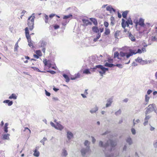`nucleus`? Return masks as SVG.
I'll list each match as a JSON object with an SVG mask.
<instances>
[{
	"instance_id": "f257e3e1",
	"label": "nucleus",
	"mask_w": 157,
	"mask_h": 157,
	"mask_svg": "<svg viewBox=\"0 0 157 157\" xmlns=\"http://www.w3.org/2000/svg\"><path fill=\"white\" fill-rule=\"evenodd\" d=\"M33 14L27 20V25L29 27H27L25 29V33L27 39L29 40L30 38L29 35V28L30 31L32 30L34 27V20L35 16Z\"/></svg>"
},
{
	"instance_id": "f03ea898",
	"label": "nucleus",
	"mask_w": 157,
	"mask_h": 157,
	"mask_svg": "<svg viewBox=\"0 0 157 157\" xmlns=\"http://www.w3.org/2000/svg\"><path fill=\"white\" fill-rule=\"evenodd\" d=\"M128 53L122 51L120 52L119 53L117 51L115 52L114 54V58H117L118 59L121 60L122 57H124L125 56H126Z\"/></svg>"
},
{
	"instance_id": "7ed1b4c3",
	"label": "nucleus",
	"mask_w": 157,
	"mask_h": 157,
	"mask_svg": "<svg viewBox=\"0 0 157 157\" xmlns=\"http://www.w3.org/2000/svg\"><path fill=\"white\" fill-rule=\"evenodd\" d=\"M134 23L135 24L136 28L137 29V26L138 25H140V27H142L144 25V20L142 18H140L139 20L135 19L133 21Z\"/></svg>"
},
{
	"instance_id": "20e7f679",
	"label": "nucleus",
	"mask_w": 157,
	"mask_h": 157,
	"mask_svg": "<svg viewBox=\"0 0 157 157\" xmlns=\"http://www.w3.org/2000/svg\"><path fill=\"white\" fill-rule=\"evenodd\" d=\"M142 53V50L139 49L137 51L135 50L130 49L129 53L126 55V58H128L134 54H135L137 53Z\"/></svg>"
},
{
	"instance_id": "39448f33",
	"label": "nucleus",
	"mask_w": 157,
	"mask_h": 157,
	"mask_svg": "<svg viewBox=\"0 0 157 157\" xmlns=\"http://www.w3.org/2000/svg\"><path fill=\"white\" fill-rule=\"evenodd\" d=\"M155 105L152 104L149 105L147 108V110L145 112V114L147 115L148 114L152 112L155 109Z\"/></svg>"
},
{
	"instance_id": "423d86ee",
	"label": "nucleus",
	"mask_w": 157,
	"mask_h": 157,
	"mask_svg": "<svg viewBox=\"0 0 157 157\" xmlns=\"http://www.w3.org/2000/svg\"><path fill=\"white\" fill-rule=\"evenodd\" d=\"M143 32L147 31V33H148L150 31L151 25L150 23H146L144 24V26H143Z\"/></svg>"
},
{
	"instance_id": "0eeeda50",
	"label": "nucleus",
	"mask_w": 157,
	"mask_h": 157,
	"mask_svg": "<svg viewBox=\"0 0 157 157\" xmlns=\"http://www.w3.org/2000/svg\"><path fill=\"white\" fill-rule=\"evenodd\" d=\"M50 124L52 127H54L57 129L61 130L63 128V127L58 123H57V124L56 125L52 122H50Z\"/></svg>"
},
{
	"instance_id": "6e6552de",
	"label": "nucleus",
	"mask_w": 157,
	"mask_h": 157,
	"mask_svg": "<svg viewBox=\"0 0 157 157\" xmlns=\"http://www.w3.org/2000/svg\"><path fill=\"white\" fill-rule=\"evenodd\" d=\"M109 144L111 147H113L117 145L116 142L114 141L109 140L107 141V143L103 146L105 147L109 145Z\"/></svg>"
},
{
	"instance_id": "1a4fd4ad",
	"label": "nucleus",
	"mask_w": 157,
	"mask_h": 157,
	"mask_svg": "<svg viewBox=\"0 0 157 157\" xmlns=\"http://www.w3.org/2000/svg\"><path fill=\"white\" fill-rule=\"evenodd\" d=\"M96 67L99 68L101 69V71H99L100 74L102 75L103 74H104L106 71L108 70V69L104 67L102 65H98L96 66Z\"/></svg>"
},
{
	"instance_id": "9d476101",
	"label": "nucleus",
	"mask_w": 157,
	"mask_h": 157,
	"mask_svg": "<svg viewBox=\"0 0 157 157\" xmlns=\"http://www.w3.org/2000/svg\"><path fill=\"white\" fill-rule=\"evenodd\" d=\"M36 54H34L33 57L36 59H38L40 57H41L42 56V54L40 50H37L35 52Z\"/></svg>"
},
{
	"instance_id": "9b49d317",
	"label": "nucleus",
	"mask_w": 157,
	"mask_h": 157,
	"mask_svg": "<svg viewBox=\"0 0 157 157\" xmlns=\"http://www.w3.org/2000/svg\"><path fill=\"white\" fill-rule=\"evenodd\" d=\"M43 62L44 63L45 66H47L48 67L50 68L51 67V63L50 60H47L46 59H45L44 61Z\"/></svg>"
},
{
	"instance_id": "f8f14e48",
	"label": "nucleus",
	"mask_w": 157,
	"mask_h": 157,
	"mask_svg": "<svg viewBox=\"0 0 157 157\" xmlns=\"http://www.w3.org/2000/svg\"><path fill=\"white\" fill-rule=\"evenodd\" d=\"M83 25L84 26H87L88 25H91L92 23L90 22L89 20L86 19H83L82 20Z\"/></svg>"
},
{
	"instance_id": "ddd939ff",
	"label": "nucleus",
	"mask_w": 157,
	"mask_h": 157,
	"mask_svg": "<svg viewBox=\"0 0 157 157\" xmlns=\"http://www.w3.org/2000/svg\"><path fill=\"white\" fill-rule=\"evenodd\" d=\"M92 31L96 33H99V29L96 26H94L92 28Z\"/></svg>"
},
{
	"instance_id": "4468645a",
	"label": "nucleus",
	"mask_w": 157,
	"mask_h": 157,
	"mask_svg": "<svg viewBox=\"0 0 157 157\" xmlns=\"http://www.w3.org/2000/svg\"><path fill=\"white\" fill-rule=\"evenodd\" d=\"M106 9L107 10L109 11L111 13L113 12H115L116 11L111 6H107L106 7Z\"/></svg>"
},
{
	"instance_id": "2eb2a0df",
	"label": "nucleus",
	"mask_w": 157,
	"mask_h": 157,
	"mask_svg": "<svg viewBox=\"0 0 157 157\" xmlns=\"http://www.w3.org/2000/svg\"><path fill=\"white\" fill-rule=\"evenodd\" d=\"M67 137L69 140L71 139L73 137V133L70 132H67Z\"/></svg>"
},
{
	"instance_id": "dca6fc26",
	"label": "nucleus",
	"mask_w": 157,
	"mask_h": 157,
	"mask_svg": "<svg viewBox=\"0 0 157 157\" xmlns=\"http://www.w3.org/2000/svg\"><path fill=\"white\" fill-rule=\"evenodd\" d=\"M126 23L127 26H129V25H132L133 24L131 18L130 17L128 18L127 20L126 21Z\"/></svg>"
},
{
	"instance_id": "f3484780",
	"label": "nucleus",
	"mask_w": 157,
	"mask_h": 157,
	"mask_svg": "<svg viewBox=\"0 0 157 157\" xmlns=\"http://www.w3.org/2000/svg\"><path fill=\"white\" fill-rule=\"evenodd\" d=\"M90 19L91 21L94 24L95 26H97L98 24V21L95 18H91Z\"/></svg>"
},
{
	"instance_id": "a211bd4d",
	"label": "nucleus",
	"mask_w": 157,
	"mask_h": 157,
	"mask_svg": "<svg viewBox=\"0 0 157 157\" xmlns=\"http://www.w3.org/2000/svg\"><path fill=\"white\" fill-rule=\"evenodd\" d=\"M112 99L109 98L107 101V103L106 105V107H108L110 106L112 102Z\"/></svg>"
},
{
	"instance_id": "6ab92c4d",
	"label": "nucleus",
	"mask_w": 157,
	"mask_h": 157,
	"mask_svg": "<svg viewBox=\"0 0 157 157\" xmlns=\"http://www.w3.org/2000/svg\"><path fill=\"white\" fill-rule=\"evenodd\" d=\"M129 39L132 41H135L136 40L135 38V37L131 34V33L129 34L128 36Z\"/></svg>"
},
{
	"instance_id": "aec40b11",
	"label": "nucleus",
	"mask_w": 157,
	"mask_h": 157,
	"mask_svg": "<svg viewBox=\"0 0 157 157\" xmlns=\"http://www.w3.org/2000/svg\"><path fill=\"white\" fill-rule=\"evenodd\" d=\"M121 25L122 27L124 29H125L127 24H126V22H125V20L124 19H122Z\"/></svg>"
},
{
	"instance_id": "412c9836",
	"label": "nucleus",
	"mask_w": 157,
	"mask_h": 157,
	"mask_svg": "<svg viewBox=\"0 0 157 157\" xmlns=\"http://www.w3.org/2000/svg\"><path fill=\"white\" fill-rule=\"evenodd\" d=\"M151 62V60H142V62L141 63V64H146L148 63H150Z\"/></svg>"
},
{
	"instance_id": "4be33fe9",
	"label": "nucleus",
	"mask_w": 157,
	"mask_h": 157,
	"mask_svg": "<svg viewBox=\"0 0 157 157\" xmlns=\"http://www.w3.org/2000/svg\"><path fill=\"white\" fill-rule=\"evenodd\" d=\"M88 151V150L86 149H82L81 151L82 155L84 156Z\"/></svg>"
},
{
	"instance_id": "5701e85b",
	"label": "nucleus",
	"mask_w": 157,
	"mask_h": 157,
	"mask_svg": "<svg viewBox=\"0 0 157 157\" xmlns=\"http://www.w3.org/2000/svg\"><path fill=\"white\" fill-rule=\"evenodd\" d=\"M3 102L4 103H8L9 106H10L13 104V101H10L9 100H6L4 101Z\"/></svg>"
},
{
	"instance_id": "b1692460",
	"label": "nucleus",
	"mask_w": 157,
	"mask_h": 157,
	"mask_svg": "<svg viewBox=\"0 0 157 157\" xmlns=\"http://www.w3.org/2000/svg\"><path fill=\"white\" fill-rule=\"evenodd\" d=\"M80 74H79V73H78L75 74V77H71V79L72 80H75L78 78H79L80 77Z\"/></svg>"
},
{
	"instance_id": "393cba45",
	"label": "nucleus",
	"mask_w": 157,
	"mask_h": 157,
	"mask_svg": "<svg viewBox=\"0 0 157 157\" xmlns=\"http://www.w3.org/2000/svg\"><path fill=\"white\" fill-rule=\"evenodd\" d=\"M40 153L37 151L36 149H35L34 151L33 155L36 157H38Z\"/></svg>"
},
{
	"instance_id": "a878e982",
	"label": "nucleus",
	"mask_w": 157,
	"mask_h": 157,
	"mask_svg": "<svg viewBox=\"0 0 157 157\" xmlns=\"http://www.w3.org/2000/svg\"><path fill=\"white\" fill-rule=\"evenodd\" d=\"M63 76L65 78L66 82H68L69 81L70 79L67 75L64 74L63 75Z\"/></svg>"
},
{
	"instance_id": "bb28decb",
	"label": "nucleus",
	"mask_w": 157,
	"mask_h": 157,
	"mask_svg": "<svg viewBox=\"0 0 157 157\" xmlns=\"http://www.w3.org/2000/svg\"><path fill=\"white\" fill-rule=\"evenodd\" d=\"M17 96L14 94H12L9 97V98L10 99H17Z\"/></svg>"
},
{
	"instance_id": "cd10ccee",
	"label": "nucleus",
	"mask_w": 157,
	"mask_h": 157,
	"mask_svg": "<svg viewBox=\"0 0 157 157\" xmlns=\"http://www.w3.org/2000/svg\"><path fill=\"white\" fill-rule=\"evenodd\" d=\"M24 132H26V134H30L31 133V131L28 128H25L23 130Z\"/></svg>"
},
{
	"instance_id": "c85d7f7f",
	"label": "nucleus",
	"mask_w": 157,
	"mask_h": 157,
	"mask_svg": "<svg viewBox=\"0 0 157 157\" xmlns=\"http://www.w3.org/2000/svg\"><path fill=\"white\" fill-rule=\"evenodd\" d=\"M10 135L8 134H4L3 135V139L4 140H9Z\"/></svg>"
},
{
	"instance_id": "c756f323",
	"label": "nucleus",
	"mask_w": 157,
	"mask_h": 157,
	"mask_svg": "<svg viewBox=\"0 0 157 157\" xmlns=\"http://www.w3.org/2000/svg\"><path fill=\"white\" fill-rule=\"evenodd\" d=\"M110 33V30L109 29L106 28L105 29V31L104 33L105 35H108Z\"/></svg>"
},
{
	"instance_id": "7c9ffc66",
	"label": "nucleus",
	"mask_w": 157,
	"mask_h": 157,
	"mask_svg": "<svg viewBox=\"0 0 157 157\" xmlns=\"http://www.w3.org/2000/svg\"><path fill=\"white\" fill-rule=\"evenodd\" d=\"M67 155V151L65 149H63L62 153V155L63 156H66Z\"/></svg>"
},
{
	"instance_id": "2f4dec72",
	"label": "nucleus",
	"mask_w": 157,
	"mask_h": 157,
	"mask_svg": "<svg viewBox=\"0 0 157 157\" xmlns=\"http://www.w3.org/2000/svg\"><path fill=\"white\" fill-rule=\"evenodd\" d=\"M128 13V11H125L123 12L122 13V17L124 18H126Z\"/></svg>"
},
{
	"instance_id": "473e14b6",
	"label": "nucleus",
	"mask_w": 157,
	"mask_h": 157,
	"mask_svg": "<svg viewBox=\"0 0 157 157\" xmlns=\"http://www.w3.org/2000/svg\"><path fill=\"white\" fill-rule=\"evenodd\" d=\"M101 35V33H98V35L94 39V42L97 41L98 40V39H99Z\"/></svg>"
},
{
	"instance_id": "72a5a7b5",
	"label": "nucleus",
	"mask_w": 157,
	"mask_h": 157,
	"mask_svg": "<svg viewBox=\"0 0 157 157\" xmlns=\"http://www.w3.org/2000/svg\"><path fill=\"white\" fill-rule=\"evenodd\" d=\"M114 64L111 63H108L106 62L105 64V67H112L113 66Z\"/></svg>"
},
{
	"instance_id": "f704fd0d",
	"label": "nucleus",
	"mask_w": 157,
	"mask_h": 157,
	"mask_svg": "<svg viewBox=\"0 0 157 157\" xmlns=\"http://www.w3.org/2000/svg\"><path fill=\"white\" fill-rule=\"evenodd\" d=\"M8 125V124L7 123H6L5 124L4 127V131L6 133L7 132H8L7 127Z\"/></svg>"
},
{
	"instance_id": "c9c22d12",
	"label": "nucleus",
	"mask_w": 157,
	"mask_h": 157,
	"mask_svg": "<svg viewBox=\"0 0 157 157\" xmlns=\"http://www.w3.org/2000/svg\"><path fill=\"white\" fill-rule=\"evenodd\" d=\"M44 21L46 23H48L49 21V17L47 15L45 14L44 15Z\"/></svg>"
},
{
	"instance_id": "e433bc0d",
	"label": "nucleus",
	"mask_w": 157,
	"mask_h": 157,
	"mask_svg": "<svg viewBox=\"0 0 157 157\" xmlns=\"http://www.w3.org/2000/svg\"><path fill=\"white\" fill-rule=\"evenodd\" d=\"M72 17V15L69 14L68 15H65L63 17V18L64 19H67Z\"/></svg>"
},
{
	"instance_id": "4c0bfd02",
	"label": "nucleus",
	"mask_w": 157,
	"mask_h": 157,
	"mask_svg": "<svg viewBox=\"0 0 157 157\" xmlns=\"http://www.w3.org/2000/svg\"><path fill=\"white\" fill-rule=\"evenodd\" d=\"M126 142L130 145L132 143V139L130 138H128L126 140Z\"/></svg>"
},
{
	"instance_id": "58836bf2",
	"label": "nucleus",
	"mask_w": 157,
	"mask_h": 157,
	"mask_svg": "<svg viewBox=\"0 0 157 157\" xmlns=\"http://www.w3.org/2000/svg\"><path fill=\"white\" fill-rule=\"evenodd\" d=\"M83 73L86 74H90L91 73L89 70L88 69H86L84 70L83 71Z\"/></svg>"
},
{
	"instance_id": "ea45409f",
	"label": "nucleus",
	"mask_w": 157,
	"mask_h": 157,
	"mask_svg": "<svg viewBox=\"0 0 157 157\" xmlns=\"http://www.w3.org/2000/svg\"><path fill=\"white\" fill-rule=\"evenodd\" d=\"M98 110V109L97 107H95L94 109H92L90 111V112L91 113H95L96 111H97Z\"/></svg>"
},
{
	"instance_id": "a19ab883",
	"label": "nucleus",
	"mask_w": 157,
	"mask_h": 157,
	"mask_svg": "<svg viewBox=\"0 0 157 157\" xmlns=\"http://www.w3.org/2000/svg\"><path fill=\"white\" fill-rule=\"evenodd\" d=\"M52 26H53L55 29H56L59 28V26L57 25H51L50 26V27Z\"/></svg>"
},
{
	"instance_id": "79ce46f5",
	"label": "nucleus",
	"mask_w": 157,
	"mask_h": 157,
	"mask_svg": "<svg viewBox=\"0 0 157 157\" xmlns=\"http://www.w3.org/2000/svg\"><path fill=\"white\" fill-rule=\"evenodd\" d=\"M142 60V59L141 58L138 57L136 59V61L137 62L140 63L141 64Z\"/></svg>"
},
{
	"instance_id": "37998d69",
	"label": "nucleus",
	"mask_w": 157,
	"mask_h": 157,
	"mask_svg": "<svg viewBox=\"0 0 157 157\" xmlns=\"http://www.w3.org/2000/svg\"><path fill=\"white\" fill-rule=\"evenodd\" d=\"M120 32V31H117L116 32V33L114 34V36H115V38H117V36H119Z\"/></svg>"
},
{
	"instance_id": "c03bdc74",
	"label": "nucleus",
	"mask_w": 157,
	"mask_h": 157,
	"mask_svg": "<svg viewBox=\"0 0 157 157\" xmlns=\"http://www.w3.org/2000/svg\"><path fill=\"white\" fill-rule=\"evenodd\" d=\"M149 99V97L147 95H146L145 96V101L147 102H148Z\"/></svg>"
},
{
	"instance_id": "a18cd8bd",
	"label": "nucleus",
	"mask_w": 157,
	"mask_h": 157,
	"mask_svg": "<svg viewBox=\"0 0 157 157\" xmlns=\"http://www.w3.org/2000/svg\"><path fill=\"white\" fill-rule=\"evenodd\" d=\"M157 40V36H152L151 38V40L152 41H156Z\"/></svg>"
},
{
	"instance_id": "49530a36",
	"label": "nucleus",
	"mask_w": 157,
	"mask_h": 157,
	"mask_svg": "<svg viewBox=\"0 0 157 157\" xmlns=\"http://www.w3.org/2000/svg\"><path fill=\"white\" fill-rule=\"evenodd\" d=\"M121 113V111L120 109H119L115 113L116 115H118L120 114Z\"/></svg>"
},
{
	"instance_id": "de8ad7c7",
	"label": "nucleus",
	"mask_w": 157,
	"mask_h": 157,
	"mask_svg": "<svg viewBox=\"0 0 157 157\" xmlns=\"http://www.w3.org/2000/svg\"><path fill=\"white\" fill-rule=\"evenodd\" d=\"M113 66L117 67L120 68H122L123 67L122 65L121 64H117L116 65H114Z\"/></svg>"
},
{
	"instance_id": "09e8293b",
	"label": "nucleus",
	"mask_w": 157,
	"mask_h": 157,
	"mask_svg": "<svg viewBox=\"0 0 157 157\" xmlns=\"http://www.w3.org/2000/svg\"><path fill=\"white\" fill-rule=\"evenodd\" d=\"M26 12V11L25 10H23L22 12H21V13L22 14V15L20 16V17L21 19L22 18V17L24 16V14Z\"/></svg>"
},
{
	"instance_id": "8fccbe9b",
	"label": "nucleus",
	"mask_w": 157,
	"mask_h": 157,
	"mask_svg": "<svg viewBox=\"0 0 157 157\" xmlns=\"http://www.w3.org/2000/svg\"><path fill=\"white\" fill-rule=\"evenodd\" d=\"M104 25L105 27L107 28L109 26V23L107 21H105L104 23Z\"/></svg>"
},
{
	"instance_id": "3c124183",
	"label": "nucleus",
	"mask_w": 157,
	"mask_h": 157,
	"mask_svg": "<svg viewBox=\"0 0 157 157\" xmlns=\"http://www.w3.org/2000/svg\"><path fill=\"white\" fill-rule=\"evenodd\" d=\"M150 117L149 115H146V117L145 118V121H148V120L150 118Z\"/></svg>"
},
{
	"instance_id": "603ef678",
	"label": "nucleus",
	"mask_w": 157,
	"mask_h": 157,
	"mask_svg": "<svg viewBox=\"0 0 157 157\" xmlns=\"http://www.w3.org/2000/svg\"><path fill=\"white\" fill-rule=\"evenodd\" d=\"M18 43H16V44H15V47H14V49L16 50H17L18 47Z\"/></svg>"
},
{
	"instance_id": "864d4df0",
	"label": "nucleus",
	"mask_w": 157,
	"mask_h": 157,
	"mask_svg": "<svg viewBox=\"0 0 157 157\" xmlns=\"http://www.w3.org/2000/svg\"><path fill=\"white\" fill-rule=\"evenodd\" d=\"M131 132L133 134H135L136 133V130L134 128L131 129Z\"/></svg>"
},
{
	"instance_id": "5fc2aeb1",
	"label": "nucleus",
	"mask_w": 157,
	"mask_h": 157,
	"mask_svg": "<svg viewBox=\"0 0 157 157\" xmlns=\"http://www.w3.org/2000/svg\"><path fill=\"white\" fill-rule=\"evenodd\" d=\"M47 72H49L52 74H55L56 73V72L53 71L49 70L47 71Z\"/></svg>"
},
{
	"instance_id": "6e6d98bb",
	"label": "nucleus",
	"mask_w": 157,
	"mask_h": 157,
	"mask_svg": "<svg viewBox=\"0 0 157 157\" xmlns=\"http://www.w3.org/2000/svg\"><path fill=\"white\" fill-rule=\"evenodd\" d=\"M84 144L85 146H87L89 145V142L88 140H86L84 142Z\"/></svg>"
},
{
	"instance_id": "4d7b16f0",
	"label": "nucleus",
	"mask_w": 157,
	"mask_h": 157,
	"mask_svg": "<svg viewBox=\"0 0 157 157\" xmlns=\"http://www.w3.org/2000/svg\"><path fill=\"white\" fill-rule=\"evenodd\" d=\"M34 70H36L37 71L39 72H43V71H41L37 67H34Z\"/></svg>"
},
{
	"instance_id": "13d9d810",
	"label": "nucleus",
	"mask_w": 157,
	"mask_h": 157,
	"mask_svg": "<svg viewBox=\"0 0 157 157\" xmlns=\"http://www.w3.org/2000/svg\"><path fill=\"white\" fill-rule=\"evenodd\" d=\"M55 16V14L52 13V14H51L49 16V17L51 18H52L53 17H54Z\"/></svg>"
},
{
	"instance_id": "bf43d9fd",
	"label": "nucleus",
	"mask_w": 157,
	"mask_h": 157,
	"mask_svg": "<svg viewBox=\"0 0 157 157\" xmlns=\"http://www.w3.org/2000/svg\"><path fill=\"white\" fill-rule=\"evenodd\" d=\"M45 92H46V95H47L48 96H50L51 94L50 93L48 92L46 90H45Z\"/></svg>"
},
{
	"instance_id": "052dcab7",
	"label": "nucleus",
	"mask_w": 157,
	"mask_h": 157,
	"mask_svg": "<svg viewBox=\"0 0 157 157\" xmlns=\"http://www.w3.org/2000/svg\"><path fill=\"white\" fill-rule=\"evenodd\" d=\"M152 92V91L151 90H149L147 91V94L148 95L150 94Z\"/></svg>"
},
{
	"instance_id": "680f3d73",
	"label": "nucleus",
	"mask_w": 157,
	"mask_h": 157,
	"mask_svg": "<svg viewBox=\"0 0 157 157\" xmlns=\"http://www.w3.org/2000/svg\"><path fill=\"white\" fill-rule=\"evenodd\" d=\"M99 145L101 147H103V143L102 141H100L99 143Z\"/></svg>"
},
{
	"instance_id": "e2e57ef3",
	"label": "nucleus",
	"mask_w": 157,
	"mask_h": 157,
	"mask_svg": "<svg viewBox=\"0 0 157 157\" xmlns=\"http://www.w3.org/2000/svg\"><path fill=\"white\" fill-rule=\"evenodd\" d=\"M117 156V155L114 156L113 155H106V157H115Z\"/></svg>"
},
{
	"instance_id": "0e129e2a",
	"label": "nucleus",
	"mask_w": 157,
	"mask_h": 157,
	"mask_svg": "<svg viewBox=\"0 0 157 157\" xmlns=\"http://www.w3.org/2000/svg\"><path fill=\"white\" fill-rule=\"evenodd\" d=\"M67 21H66L65 22H62V24L63 25L65 26L67 24Z\"/></svg>"
},
{
	"instance_id": "69168bd1",
	"label": "nucleus",
	"mask_w": 157,
	"mask_h": 157,
	"mask_svg": "<svg viewBox=\"0 0 157 157\" xmlns=\"http://www.w3.org/2000/svg\"><path fill=\"white\" fill-rule=\"evenodd\" d=\"M148 121H145V122L144 123V126L146 125L148 123Z\"/></svg>"
},
{
	"instance_id": "338daca9",
	"label": "nucleus",
	"mask_w": 157,
	"mask_h": 157,
	"mask_svg": "<svg viewBox=\"0 0 157 157\" xmlns=\"http://www.w3.org/2000/svg\"><path fill=\"white\" fill-rule=\"evenodd\" d=\"M99 29V30L100 31V33H102L104 31V28H100Z\"/></svg>"
},
{
	"instance_id": "774afa93",
	"label": "nucleus",
	"mask_w": 157,
	"mask_h": 157,
	"mask_svg": "<svg viewBox=\"0 0 157 157\" xmlns=\"http://www.w3.org/2000/svg\"><path fill=\"white\" fill-rule=\"evenodd\" d=\"M154 146L155 147L157 148V142H155L154 143Z\"/></svg>"
}]
</instances>
